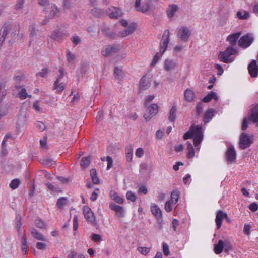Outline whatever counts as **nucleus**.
I'll list each match as a JSON object with an SVG mask.
<instances>
[{
    "label": "nucleus",
    "mask_w": 258,
    "mask_h": 258,
    "mask_svg": "<svg viewBox=\"0 0 258 258\" xmlns=\"http://www.w3.org/2000/svg\"><path fill=\"white\" fill-rule=\"evenodd\" d=\"M18 28L10 22L5 23L0 30V47H10L15 42Z\"/></svg>",
    "instance_id": "f257e3e1"
},
{
    "label": "nucleus",
    "mask_w": 258,
    "mask_h": 258,
    "mask_svg": "<svg viewBox=\"0 0 258 258\" xmlns=\"http://www.w3.org/2000/svg\"><path fill=\"white\" fill-rule=\"evenodd\" d=\"M203 137L204 129L200 125H192L183 136L185 140L193 138L194 146L198 151L200 149V144L203 139Z\"/></svg>",
    "instance_id": "f03ea898"
},
{
    "label": "nucleus",
    "mask_w": 258,
    "mask_h": 258,
    "mask_svg": "<svg viewBox=\"0 0 258 258\" xmlns=\"http://www.w3.org/2000/svg\"><path fill=\"white\" fill-rule=\"evenodd\" d=\"M249 121H252L258 125V106L253 107L251 114L243 119L241 127L243 130L247 128Z\"/></svg>",
    "instance_id": "7ed1b4c3"
},
{
    "label": "nucleus",
    "mask_w": 258,
    "mask_h": 258,
    "mask_svg": "<svg viewBox=\"0 0 258 258\" xmlns=\"http://www.w3.org/2000/svg\"><path fill=\"white\" fill-rule=\"evenodd\" d=\"M238 53L237 49H225L220 52L219 58L225 63H230L234 61V55Z\"/></svg>",
    "instance_id": "20e7f679"
},
{
    "label": "nucleus",
    "mask_w": 258,
    "mask_h": 258,
    "mask_svg": "<svg viewBox=\"0 0 258 258\" xmlns=\"http://www.w3.org/2000/svg\"><path fill=\"white\" fill-rule=\"evenodd\" d=\"M59 73L60 74L54 83V89L56 90L57 93L61 92L65 89L66 85L65 81L63 80L64 76V70L63 68H59Z\"/></svg>",
    "instance_id": "39448f33"
},
{
    "label": "nucleus",
    "mask_w": 258,
    "mask_h": 258,
    "mask_svg": "<svg viewBox=\"0 0 258 258\" xmlns=\"http://www.w3.org/2000/svg\"><path fill=\"white\" fill-rule=\"evenodd\" d=\"M254 136L253 134H248L243 132L241 133L239 138V147L241 149H245L253 143Z\"/></svg>",
    "instance_id": "423d86ee"
},
{
    "label": "nucleus",
    "mask_w": 258,
    "mask_h": 258,
    "mask_svg": "<svg viewBox=\"0 0 258 258\" xmlns=\"http://www.w3.org/2000/svg\"><path fill=\"white\" fill-rule=\"evenodd\" d=\"M254 40V36L252 33H247L242 36L238 41V45L242 48H246L250 46Z\"/></svg>",
    "instance_id": "0eeeda50"
},
{
    "label": "nucleus",
    "mask_w": 258,
    "mask_h": 258,
    "mask_svg": "<svg viewBox=\"0 0 258 258\" xmlns=\"http://www.w3.org/2000/svg\"><path fill=\"white\" fill-rule=\"evenodd\" d=\"M191 34V30L186 27L182 26L177 29V37L182 42L187 41Z\"/></svg>",
    "instance_id": "6e6552de"
},
{
    "label": "nucleus",
    "mask_w": 258,
    "mask_h": 258,
    "mask_svg": "<svg viewBox=\"0 0 258 258\" xmlns=\"http://www.w3.org/2000/svg\"><path fill=\"white\" fill-rule=\"evenodd\" d=\"M147 108L144 114V118L146 121H149L158 113V106L156 104H151L149 106H147Z\"/></svg>",
    "instance_id": "1a4fd4ad"
},
{
    "label": "nucleus",
    "mask_w": 258,
    "mask_h": 258,
    "mask_svg": "<svg viewBox=\"0 0 258 258\" xmlns=\"http://www.w3.org/2000/svg\"><path fill=\"white\" fill-rule=\"evenodd\" d=\"M83 214L85 218L89 223L94 224L95 222V216L91 208L88 206H84L83 208Z\"/></svg>",
    "instance_id": "9d476101"
},
{
    "label": "nucleus",
    "mask_w": 258,
    "mask_h": 258,
    "mask_svg": "<svg viewBox=\"0 0 258 258\" xmlns=\"http://www.w3.org/2000/svg\"><path fill=\"white\" fill-rule=\"evenodd\" d=\"M225 219L228 222L230 221V219L227 214L222 210H218L217 212L215 222L217 229H219L222 225V221Z\"/></svg>",
    "instance_id": "9b49d317"
},
{
    "label": "nucleus",
    "mask_w": 258,
    "mask_h": 258,
    "mask_svg": "<svg viewBox=\"0 0 258 258\" xmlns=\"http://www.w3.org/2000/svg\"><path fill=\"white\" fill-rule=\"evenodd\" d=\"M49 9L50 10L47 11L49 13L47 16L48 18L52 19L60 16V10L55 4H51Z\"/></svg>",
    "instance_id": "f8f14e48"
},
{
    "label": "nucleus",
    "mask_w": 258,
    "mask_h": 258,
    "mask_svg": "<svg viewBox=\"0 0 258 258\" xmlns=\"http://www.w3.org/2000/svg\"><path fill=\"white\" fill-rule=\"evenodd\" d=\"M107 13L111 18H117L122 14L121 10L119 8L115 7H111L109 8Z\"/></svg>",
    "instance_id": "ddd939ff"
},
{
    "label": "nucleus",
    "mask_w": 258,
    "mask_h": 258,
    "mask_svg": "<svg viewBox=\"0 0 258 258\" xmlns=\"http://www.w3.org/2000/svg\"><path fill=\"white\" fill-rule=\"evenodd\" d=\"M170 41V31L168 29L165 30L161 40L160 48H167Z\"/></svg>",
    "instance_id": "4468645a"
},
{
    "label": "nucleus",
    "mask_w": 258,
    "mask_h": 258,
    "mask_svg": "<svg viewBox=\"0 0 258 258\" xmlns=\"http://www.w3.org/2000/svg\"><path fill=\"white\" fill-rule=\"evenodd\" d=\"M248 70L249 74L252 78H255L258 75V66L256 61L253 60L248 66Z\"/></svg>",
    "instance_id": "2eb2a0df"
},
{
    "label": "nucleus",
    "mask_w": 258,
    "mask_h": 258,
    "mask_svg": "<svg viewBox=\"0 0 258 258\" xmlns=\"http://www.w3.org/2000/svg\"><path fill=\"white\" fill-rule=\"evenodd\" d=\"M151 211L152 214L159 220L162 217V211L159 207L155 203H151L150 206Z\"/></svg>",
    "instance_id": "dca6fc26"
},
{
    "label": "nucleus",
    "mask_w": 258,
    "mask_h": 258,
    "mask_svg": "<svg viewBox=\"0 0 258 258\" xmlns=\"http://www.w3.org/2000/svg\"><path fill=\"white\" fill-rule=\"evenodd\" d=\"M137 25L135 23H131L128 25L126 28L119 32V35L121 37H125L133 33L135 30Z\"/></svg>",
    "instance_id": "f3484780"
},
{
    "label": "nucleus",
    "mask_w": 258,
    "mask_h": 258,
    "mask_svg": "<svg viewBox=\"0 0 258 258\" xmlns=\"http://www.w3.org/2000/svg\"><path fill=\"white\" fill-rule=\"evenodd\" d=\"M236 157V154L234 147L229 146L226 153L227 160L229 162H232L235 160Z\"/></svg>",
    "instance_id": "a211bd4d"
},
{
    "label": "nucleus",
    "mask_w": 258,
    "mask_h": 258,
    "mask_svg": "<svg viewBox=\"0 0 258 258\" xmlns=\"http://www.w3.org/2000/svg\"><path fill=\"white\" fill-rule=\"evenodd\" d=\"M109 208L116 212V215L119 217L124 216V210L122 207L116 205L113 203H110Z\"/></svg>",
    "instance_id": "6ab92c4d"
},
{
    "label": "nucleus",
    "mask_w": 258,
    "mask_h": 258,
    "mask_svg": "<svg viewBox=\"0 0 258 258\" xmlns=\"http://www.w3.org/2000/svg\"><path fill=\"white\" fill-rule=\"evenodd\" d=\"M30 232L31 233L32 237L38 240L45 241L46 238L41 233L39 232L36 229L33 227H30L29 228Z\"/></svg>",
    "instance_id": "aec40b11"
},
{
    "label": "nucleus",
    "mask_w": 258,
    "mask_h": 258,
    "mask_svg": "<svg viewBox=\"0 0 258 258\" xmlns=\"http://www.w3.org/2000/svg\"><path fill=\"white\" fill-rule=\"evenodd\" d=\"M177 66V63L173 60L166 59L164 61V68L167 71H173Z\"/></svg>",
    "instance_id": "412c9836"
},
{
    "label": "nucleus",
    "mask_w": 258,
    "mask_h": 258,
    "mask_svg": "<svg viewBox=\"0 0 258 258\" xmlns=\"http://www.w3.org/2000/svg\"><path fill=\"white\" fill-rule=\"evenodd\" d=\"M67 36V34L63 31L54 30L51 35V38L55 40L59 41Z\"/></svg>",
    "instance_id": "4be33fe9"
},
{
    "label": "nucleus",
    "mask_w": 258,
    "mask_h": 258,
    "mask_svg": "<svg viewBox=\"0 0 258 258\" xmlns=\"http://www.w3.org/2000/svg\"><path fill=\"white\" fill-rule=\"evenodd\" d=\"M101 31L105 34V35L111 38L114 39L116 37L115 33H113L110 30V29L106 24H102L101 27Z\"/></svg>",
    "instance_id": "5701e85b"
},
{
    "label": "nucleus",
    "mask_w": 258,
    "mask_h": 258,
    "mask_svg": "<svg viewBox=\"0 0 258 258\" xmlns=\"http://www.w3.org/2000/svg\"><path fill=\"white\" fill-rule=\"evenodd\" d=\"M149 78L147 76H143L140 80L139 87L142 90H146L150 86Z\"/></svg>",
    "instance_id": "b1692460"
},
{
    "label": "nucleus",
    "mask_w": 258,
    "mask_h": 258,
    "mask_svg": "<svg viewBox=\"0 0 258 258\" xmlns=\"http://www.w3.org/2000/svg\"><path fill=\"white\" fill-rule=\"evenodd\" d=\"M240 35H241V32L235 33L234 34H232L229 35L227 37V41H228L229 42V43L231 45V46H235L236 44L237 39L239 38Z\"/></svg>",
    "instance_id": "393cba45"
},
{
    "label": "nucleus",
    "mask_w": 258,
    "mask_h": 258,
    "mask_svg": "<svg viewBox=\"0 0 258 258\" xmlns=\"http://www.w3.org/2000/svg\"><path fill=\"white\" fill-rule=\"evenodd\" d=\"M215 113V110L213 109H208L205 113L203 121L205 123H208L212 119Z\"/></svg>",
    "instance_id": "a878e982"
},
{
    "label": "nucleus",
    "mask_w": 258,
    "mask_h": 258,
    "mask_svg": "<svg viewBox=\"0 0 258 258\" xmlns=\"http://www.w3.org/2000/svg\"><path fill=\"white\" fill-rule=\"evenodd\" d=\"M185 99L188 102H191L194 100L195 95L193 90L190 89H187L184 93Z\"/></svg>",
    "instance_id": "bb28decb"
},
{
    "label": "nucleus",
    "mask_w": 258,
    "mask_h": 258,
    "mask_svg": "<svg viewBox=\"0 0 258 258\" xmlns=\"http://www.w3.org/2000/svg\"><path fill=\"white\" fill-rule=\"evenodd\" d=\"M110 197L111 199L118 204H122L124 202V199L122 196H119L115 191H110Z\"/></svg>",
    "instance_id": "cd10ccee"
},
{
    "label": "nucleus",
    "mask_w": 258,
    "mask_h": 258,
    "mask_svg": "<svg viewBox=\"0 0 258 258\" xmlns=\"http://www.w3.org/2000/svg\"><path fill=\"white\" fill-rule=\"evenodd\" d=\"M178 10V7L177 5L175 4L170 5L169 8L167 10V14L170 18H172L175 13Z\"/></svg>",
    "instance_id": "c85d7f7f"
},
{
    "label": "nucleus",
    "mask_w": 258,
    "mask_h": 258,
    "mask_svg": "<svg viewBox=\"0 0 258 258\" xmlns=\"http://www.w3.org/2000/svg\"><path fill=\"white\" fill-rule=\"evenodd\" d=\"M224 247V242L222 240H220L218 243L214 246V252L216 254H218L222 252Z\"/></svg>",
    "instance_id": "c756f323"
},
{
    "label": "nucleus",
    "mask_w": 258,
    "mask_h": 258,
    "mask_svg": "<svg viewBox=\"0 0 258 258\" xmlns=\"http://www.w3.org/2000/svg\"><path fill=\"white\" fill-rule=\"evenodd\" d=\"M212 99H214L215 100H217L218 99V97L216 92H211L203 98V101L204 102H209Z\"/></svg>",
    "instance_id": "7c9ffc66"
},
{
    "label": "nucleus",
    "mask_w": 258,
    "mask_h": 258,
    "mask_svg": "<svg viewBox=\"0 0 258 258\" xmlns=\"http://www.w3.org/2000/svg\"><path fill=\"white\" fill-rule=\"evenodd\" d=\"M69 201L66 197H61L59 198L57 202V205L60 209H62L65 206L68 205Z\"/></svg>",
    "instance_id": "2f4dec72"
},
{
    "label": "nucleus",
    "mask_w": 258,
    "mask_h": 258,
    "mask_svg": "<svg viewBox=\"0 0 258 258\" xmlns=\"http://www.w3.org/2000/svg\"><path fill=\"white\" fill-rule=\"evenodd\" d=\"M187 157L188 158H192L195 156V150L192 144L189 142H187Z\"/></svg>",
    "instance_id": "473e14b6"
},
{
    "label": "nucleus",
    "mask_w": 258,
    "mask_h": 258,
    "mask_svg": "<svg viewBox=\"0 0 258 258\" xmlns=\"http://www.w3.org/2000/svg\"><path fill=\"white\" fill-rule=\"evenodd\" d=\"M165 51V49H160V51L159 52H157L154 56L153 60L151 63V65L152 66H154L155 65L158 60L160 59V58L162 57V55L164 54V53Z\"/></svg>",
    "instance_id": "72a5a7b5"
},
{
    "label": "nucleus",
    "mask_w": 258,
    "mask_h": 258,
    "mask_svg": "<svg viewBox=\"0 0 258 258\" xmlns=\"http://www.w3.org/2000/svg\"><path fill=\"white\" fill-rule=\"evenodd\" d=\"M115 77L118 81L121 80L123 77V73L121 68L115 67L114 71Z\"/></svg>",
    "instance_id": "f704fd0d"
},
{
    "label": "nucleus",
    "mask_w": 258,
    "mask_h": 258,
    "mask_svg": "<svg viewBox=\"0 0 258 258\" xmlns=\"http://www.w3.org/2000/svg\"><path fill=\"white\" fill-rule=\"evenodd\" d=\"M126 159L128 161H131L133 157V149L131 145L127 146L125 149Z\"/></svg>",
    "instance_id": "c9c22d12"
},
{
    "label": "nucleus",
    "mask_w": 258,
    "mask_h": 258,
    "mask_svg": "<svg viewBox=\"0 0 258 258\" xmlns=\"http://www.w3.org/2000/svg\"><path fill=\"white\" fill-rule=\"evenodd\" d=\"M67 58L69 62L73 63L75 61L76 55L70 50L67 51Z\"/></svg>",
    "instance_id": "e433bc0d"
},
{
    "label": "nucleus",
    "mask_w": 258,
    "mask_h": 258,
    "mask_svg": "<svg viewBox=\"0 0 258 258\" xmlns=\"http://www.w3.org/2000/svg\"><path fill=\"white\" fill-rule=\"evenodd\" d=\"M179 198V194L178 191H174L171 194V201L173 204H177Z\"/></svg>",
    "instance_id": "4c0bfd02"
},
{
    "label": "nucleus",
    "mask_w": 258,
    "mask_h": 258,
    "mask_svg": "<svg viewBox=\"0 0 258 258\" xmlns=\"http://www.w3.org/2000/svg\"><path fill=\"white\" fill-rule=\"evenodd\" d=\"M90 156L85 157L82 159L80 165L82 167H83L84 168H86L88 167V166L90 164Z\"/></svg>",
    "instance_id": "58836bf2"
},
{
    "label": "nucleus",
    "mask_w": 258,
    "mask_h": 258,
    "mask_svg": "<svg viewBox=\"0 0 258 258\" xmlns=\"http://www.w3.org/2000/svg\"><path fill=\"white\" fill-rule=\"evenodd\" d=\"M35 226L40 229L45 228L46 227L44 222L40 218H36L34 221Z\"/></svg>",
    "instance_id": "ea45409f"
},
{
    "label": "nucleus",
    "mask_w": 258,
    "mask_h": 258,
    "mask_svg": "<svg viewBox=\"0 0 258 258\" xmlns=\"http://www.w3.org/2000/svg\"><path fill=\"white\" fill-rule=\"evenodd\" d=\"M176 108L175 106H172L169 112V119L171 121H174L176 118Z\"/></svg>",
    "instance_id": "a19ab883"
},
{
    "label": "nucleus",
    "mask_w": 258,
    "mask_h": 258,
    "mask_svg": "<svg viewBox=\"0 0 258 258\" xmlns=\"http://www.w3.org/2000/svg\"><path fill=\"white\" fill-rule=\"evenodd\" d=\"M91 14L96 17H100L104 14L103 11L98 8H94L91 10Z\"/></svg>",
    "instance_id": "79ce46f5"
},
{
    "label": "nucleus",
    "mask_w": 258,
    "mask_h": 258,
    "mask_svg": "<svg viewBox=\"0 0 258 258\" xmlns=\"http://www.w3.org/2000/svg\"><path fill=\"white\" fill-rule=\"evenodd\" d=\"M27 241L25 235H23L22 238V252L24 253V254H26L27 252Z\"/></svg>",
    "instance_id": "37998d69"
},
{
    "label": "nucleus",
    "mask_w": 258,
    "mask_h": 258,
    "mask_svg": "<svg viewBox=\"0 0 258 258\" xmlns=\"http://www.w3.org/2000/svg\"><path fill=\"white\" fill-rule=\"evenodd\" d=\"M91 176L92 181L95 184H98L99 182L98 177L96 175V170L92 169L90 170Z\"/></svg>",
    "instance_id": "c03bdc74"
},
{
    "label": "nucleus",
    "mask_w": 258,
    "mask_h": 258,
    "mask_svg": "<svg viewBox=\"0 0 258 258\" xmlns=\"http://www.w3.org/2000/svg\"><path fill=\"white\" fill-rule=\"evenodd\" d=\"M175 205L176 204H173L171 201L169 200L167 201L165 204V209L167 212H171Z\"/></svg>",
    "instance_id": "a18cd8bd"
},
{
    "label": "nucleus",
    "mask_w": 258,
    "mask_h": 258,
    "mask_svg": "<svg viewBox=\"0 0 258 258\" xmlns=\"http://www.w3.org/2000/svg\"><path fill=\"white\" fill-rule=\"evenodd\" d=\"M20 183L21 182L19 179H13L10 183V187L13 189H15L19 186Z\"/></svg>",
    "instance_id": "49530a36"
},
{
    "label": "nucleus",
    "mask_w": 258,
    "mask_h": 258,
    "mask_svg": "<svg viewBox=\"0 0 258 258\" xmlns=\"http://www.w3.org/2000/svg\"><path fill=\"white\" fill-rule=\"evenodd\" d=\"M150 9V5L148 3H143L142 6H140L138 11L142 13H146L149 11Z\"/></svg>",
    "instance_id": "de8ad7c7"
},
{
    "label": "nucleus",
    "mask_w": 258,
    "mask_h": 258,
    "mask_svg": "<svg viewBox=\"0 0 258 258\" xmlns=\"http://www.w3.org/2000/svg\"><path fill=\"white\" fill-rule=\"evenodd\" d=\"M126 197L127 200L132 201L135 202L137 200L136 195L132 191H128L126 194Z\"/></svg>",
    "instance_id": "09e8293b"
},
{
    "label": "nucleus",
    "mask_w": 258,
    "mask_h": 258,
    "mask_svg": "<svg viewBox=\"0 0 258 258\" xmlns=\"http://www.w3.org/2000/svg\"><path fill=\"white\" fill-rule=\"evenodd\" d=\"M138 250L142 254L146 255L150 252L151 248L146 247H139Z\"/></svg>",
    "instance_id": "8fccbe9b"
},
{
    "label": "nucleus",
    "mask_w": 258,
    "mask_h": 258,
    "mask_svg": "<svg viewBox=\"0 0 258 258\" xmlns=\"http://www.w3.org/2000/svg\"><path fill=\"white\" fill-rule=\"evenodd\" d=\"M49 71L47 68H43L41 72L36 73V76H40L42 77H46L49 74Z\"/></svg>",
    "instance_id": "3c124183"
},
{
    "label": "nucleus",
    "mask_w": 258,
    "mask_h": 258,
    "mask_svg": "<svg viewBox=\"0 0 258 258\" xmlns=\"http://www.w3.org/2000/svg\"><path fill=\"white\" fill-rule=\"evenodd\" d=\"M7 94L6 90L5 89L4 86L0 83V102L5 97Z\"/></svg>",
    "instance_id": "603ef678"
},
{
    "label": "nucleus",
    "mask_w": 258,
    "mask_h": 258,
    "mask_svg": "<svg viewBox=\"0 0 258 258\" xmlns=\"http://www.w3.org/2000/svg\"><path fill=\"white\" fill-rule=\"evenodd\" d=\"M116 49H102L101 54L104 56H108L114 52Z\"/></svg>",
    "instance_id": "864d4df0"
},
{
    "label": "nucleus",
    "mask_w": 258,
    "mask_h": 258,
    "mask_svg": "<svg viewBox=\"0 0 258 258\" xmlns=\"http://www.w3.org/2000/svg\"><path fill=\"white\" fill-rule=\"evenodd\" d=\"M71 41L74 46L81 43V42L80 38L77 35L73 36L71 38Z\"/></svg>",
    "instance_id": "5fc2aeb1"
},
{
    "label": "nucleus",
    "mask_w": 258,
    "mask_h": 258,
    "mask_svg": "<svg viewBox=\"0 0 258 258\" xmlns=\"http://www.w3.org/2000/svg\"><path fill=\"white\" fill-rule=\"evenodd\" d=\"M33 108L35 111L40 112L42 111V109L40 107V104L39 101H36L34 102L33 104Z\"/></svg>",
    "instance_id": "6e6d98bb"
},
{
    "label": "nucleus",
    "mask_w": 258,
    "mask_h": 258,
    "mask_svg": "<svg viewBox=\"0 0 258 258\" xmlns=\"http://www.w3.org/2000/svg\"><path fill=\"white\" fill-rule=\"evenodd\" d=\"M144 150L142 148H138L135 152V155L138 158L142 157L144 155Z\"/></svg>",
    "instance_id": "4d7b16f0"
},
{
    "label": "nucleus",
    "mask_w": 258,
    "mask_h": 258,
    "mask_svg": "<svg viewBox=\"0 0 258 258\" xmlns=\"http://www.w3.org/2000/svg\"><path fill=\"white\" fill-rule=\"evenodd\" d=\"M163 251L164 254L166 256H168L170 254V250L168 245L165 242L163 243Z\"/></svg>",
    "instance_id": "13d9d810"
},
{
    "label": "nucleus",
    "mask_w": 258,
    "mask_h": 258,
    "mask_svg": "<svg viewBox=\"0 0 258 258\" xmlns=\"http://www.w3.org/2000/svg\"><path fill=\"white\" fill-rule=\"evenodd\" d=\"M19 97L21 99H25L28 96V94L25 88H22L20 92L19 93Z\"/></svg>",
    "instance_id": "bf43d9fd"
},
{
    "label": "nucleus",
    "mask_w": 258,
    "mask_h": 258,
    "mask_svg": "<svg viewBox=\"0 0 258 258\" xmlns=\"http://www.w3.org/2000/svg\"><path fill=\"white\" fill-rule=\"evenodd\" d=\"M36 127L40 131H43L46 128V126L44 123L41 121H38L36 123Z\"/></svg>",
    "instance_id": "052dcab7"
},
{
    "label": "nucleus",
    "mask_w": 258,
    "mask_h": 258,
    "mask_svg": "<svg viewBox=\"0 0 258 258\" xmlns=\"http://www.w3.org/2000/svg\"><path fill=\"white\" fill-rule=\"evenodd\" d=\"M106 161L107 162V166L106 169H110L113 166V160L111 157L107 156L106 157Z\"/></svg>",
    "instance_id": "680f3d73"
},
{
    "label": "nucleus",
    "mask_w": 258,
    "mask_h": 258,
    "mask_svg": "<svg viewBox=\"0 0 258 258\" xmlns=\"http://www.w3.org/2000/svg\"><path fill=\"white\" fill-rule=\"evenodd\" d=\"M36 248L40 250H44L46 248V244L45 243L38 242L36 245Z\"/></svg>",
    "instance_id": "e2e57ef3"
},
{
    "label": "nucleus",
    "mask_w": 258,
    "mask_h": 258,
    "mask_svg": "<svg viewBox=\"0 0 258 258\" xmlns=\"http://www.w3.org/2000/svg\"><path fill=\"white\" fill-rule=\"evenodd\" d=\"M243 233L247 235H249L250 233V226L248 224H245L243 228Z\"/></svg>",
    "instance_id": "0e129e2a"
},
{
    "label": "nucleus",
    "mask_w": 258,
    "mask_h": 258,
    "mask_svg": "<svg viewBox=\"0 0 258 258\" xmlns=\"http://www.w3.org/2000/svg\"><path fill=\"white\" fill-rule=\"evenodd\" d=\"M204 105L203 104V103L202 102H200L199 103H198L197 105V107H196V109H197V113L200 114L202 111H203V109H204Z\"/></svg>",
    "instance_id": "69168bd1"
},
{
    "label": "nucleus",
    "mask_w": 258,
    "mask_h": 258,
    "mask_svg": "<svg viewBox=\"0 0 258 258\" xmlns=\"http://www.w3.org/2000/svg\"><path fill=\"white\" fill-rule=\"evenodd\" d=\"M43 164L48 165V166H52L55 163V161L50 158H47L45 159L43 162Z\"/></svg>",
    "instance_id": "338daca9"
},
{
    "label": "nucleus",
    "mask_w": 258,
    "mask_h": 258,
    "mask_svg": "<svg viewBox=\"0 0 258 258\" xmlns=\"http://www.w3.org/2000/svg\"><path fill=\"white\" fill-rule=\"evenodd\" d=\"M25 0H18L16 4V9L19 10L22 9Z\"/></svg>",
    "instance_id": "774afa93"
}]
</instances>
